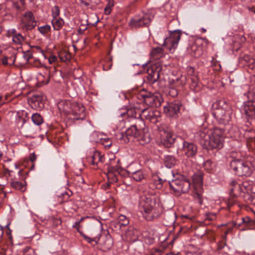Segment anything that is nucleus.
Segmentation results:
<instances>
[{"label": "nucleus", "instance_id": "nucleus-54", "mask_svg": "<svg viewBox=\"0 0 255 255\" xmlns=\"http://www.w3.org/2000/svg\"><path fill=\"white\" fill-rule=\"evenodd\" d=\"M187 74L189 76H194L195 75V70L194 69L190 66H189L187 68Z\"/></svg>", "mask_w": 255, "mask_h": 255}, {"label": "nucleus", "instance_id": "nucleus-33", "mask_svg": "<svg viewBox=\"0 0 255 255\" xmlns=\"http://www.w3.org/2000/svg\"><path fill=\"white\" fill-rule=\"evenodd\" d=\"M175 158L171 155H167L164 157V163L165 166L169 168H172L176 164Z\"/></svg>", "mask_w": 255, "mask_h": 255}, {"label": "nucleus", "instance_id": "nucleus-62", "mask_svg": "<svg viewBox=\"0 0 255 255\" xmlns=\"http://www.w3.org/2000/svg\"><path fill=\"white\" fill-rule=\"evenodd\" d=\"M8 60L12 61V58H8L6 57L3 58L2 59V64L4 65H7V63H8Z\"/></svg>", "mask_w": 255, "mask_h": 255}, {"label": "nucleus", "instance_id": "nucleus-64", "mask_svg": "<svg viewBox=\"0 0 255 255\" xmlns=\"http://www.w3.org/2000/svg\"><path fill=\"white\" fill-rule=\"evenodd\" d=\"M30 160L32 162H34L36 159V156L34 153L31 154L30 155Z\"/></svg>", "mask_w": 255, "mask_h": 255}, {"label": "nucleus", "instance_id": "nucleus-24", "mask_svg": "<svg viewBox=\"0 0 255 255\" xmlns=\"http://www.w3.org/2000/svg\"><path fill=\"white\" fill-rule=\"evenodd\" d=\"M71 104L72 103L68 101H61L58 103L57 107L60 111L63 112L66 114H70Z\"/></svg>", "mask_w": 255, "mask_h": 255}, {"label": "nucleus", "instance_id": "nucleus-40", "mask_svg": "<svg viewBox=\"0 0 255 255\" xmlns=\"http://www.w3.org/2000/svg\"><path fill=\"white\" fill-rule=\"evenodd\" d=\"M31 119L33 123L36 125H40L43 122V118L40 114L37 113L33 114Z\"/></svg>", "mask_w": 255, "mask_h": 255}, {"label": "nucleus", "instance_id": "nucleus-34", "mask_svg": "<svg viewBox=\"0 0 255 255\" xmlns=\"http://www.w3.org/2000/svg\"><path fill=\"white\" fill-rule=\"evenodd\" d=\"M51 22L53 28L55 30H60L64 24L63 19L60 17L53 18Z\"/></svg>", "mask_w": 255, "mask_h": 255}, {"label": "nucleus", "instance_id": "nucleus-49", "mask_svg": "<svg viewBox=\"0 0 255 255\" xmlns=\"http://www.w3.org/2000/svg\"><path fill=\"white\" fill-rule=\"evenodd\" d=\"M230 156L233 159L232 160L241 159L240 158L241 157V153L237 151H231L230 153Z\"/></svg>", "mask_w": 255, "mask_h": 255}, {"label": "nucleus", "instance_id": "nucleus-37", "mask_svg": "<svg viewBox=\"0 0 255 255\" xmlns=\"http://www.w3.org/2000/svg\"><path fill=\"white\" fill-rule=\"evenodd\" d=\"M136 231L132 227H129L126 232V240L130 241L134 240V238L136 236Z\"/></svg>", "mask_w": 255, "mask_h": 255}, {"label": "nucleus", "instance_id": "nucleus-21", "mask_svg": "<svg viewBox=\"0 0 255 255\" xmlns=\"http://www.w3.org/2000/svg\"><path fill=\"white\" fill-rule=\"evenodd\" d=\"M120 161L119 160L117 161V165L116 166H113L112 165H110L109 166L108 170V177L109 178L110 177L112 178L113 182H117L118 181L116 175L113 174V172H117L119 173L121 170V166L120 165Z\"/></svg>", "mask_w": 255, "mask_h": 255}, {"label": "nucleus", "instance_id": "nucleus-11", "mask_svg": "<svg viewBox=\"0 0 255 255\" xmlns=\"http://www.w3.org/2000/svg\"><path fill=\"white\" fill-rule=\"evenodd\" d=\"M181 35V32L180 30H175L170 33L168 37L165 39L163 44L170 52H173L177 48Z\"/></svg>", "mask_w": 255, "mask_h": 255}, {"label": "nucleus", "instance_id": "nucleus-15", "mask_svg": "<svg viewBox=\"0 0 255 255\" xmlns=\"http://www.w3.org/2000/svg\"><path fill=\"white\" fill-rule=\"evenodd\" d=\"M70 114L75 116L74 119L76 120H83L86 117L85 108L81 104L77 102L72 103Z\"/></svg>", "mask_w": 255, "mask_h": 255}, {"label": "nucleus", "instance_id": "nucleus-4", "mask_svg": "<svg viewBox=\"0 0 255 255\" xmlns=\"http://www.w3.org/2000/svg\"><path fill=\"white\" fill-rule=\"evenodd\" d=\"M145 123L142 120H138L133 125L128 128L125 132H118L116 134L117 140L122 143H127L136 138L138 132L145 128Z\"/></svg>", "mask_w": 255, "mask_h": 255}, {"label": "nucleus", "instance_id": "nucleus-27", "mask_svg": "<svg viewBox=\"0 0 255 255\" xmlns=\"http://www.w3.org/2000/svg\"><path fill=\"white\" fill-rule=\"evenodd\" d=\"M151 181L156 189H160L162 187L163 181L157 174L154 173L152 175Z\"/></svg>", "mask_w": 255, "mask_h": 255}, {"label": "nucleus", "instance_id": "nucleus-6", "mask_svg": "<svg viewBox=\"0 0 255 255\" xmlns=\"http://www.w3.org/2000/svg\"><path fill=\"white\" fill-rule=\"evenodd\" d=\"M169 184L170 188L177 196L187 193L191 186L189 180L185 178L176 179L170 182Z\"/></svg>", "mask_w": 255, "mask_h": 255}, {"label": "nucleus", "instance_id": "nucleus-9", "mask_svg": "<svg viewBox=\"0 0 255 255\" xmlns=\"http://www.w3.org/2000/svg\"><path fill=\"white\" fill-rule=\"evenodd\" d=\"M193 183L194 186V197L199 204H203L202 190H203V177L201 174H194L193 176Z\"/></svg>", "mask_w": 255, "mask_h": 255}, {"label": "nucleus", "instance_id": "nucleus-10", "mask_svg": "<svg viewBox=\"0 0 255 255\" xmlns=\"http://www.w3.org/2000/svg\"><path fill=\"white\" fill-rule=\"evenodd\" d=\"M36 25V21L31 11H26L22 16L20 23L22 30L28 31L33 29Z\"/></svg>", "mask_w": 255, "mask_h": 255}, {"label": "nucleus", "instance_id": "nucleus-45", "mask_svg": "<svg viewBox=\"0 0 255 255\" xmlns=\"http://www.w3.org/2000/svg\"><path fill=\"white\" fill-rule=\"evenodd\" d=\"M38 30L42 34H45L50 31V26L48 25H45L38 27Z\"/></svg>", "mask_w": 255, "mask_h": 255}, {"label": "nucleus", "instance_id": "nucleus-53", "mask_svg": "<svg viewBox=\"0 0 255 255\" xmlns=\"http://www.w3.org/2000/svg\"><path fill=\"white\" fill-rule=\"evenodd\" d=\"M23 56L24 59L25 60V62H28L32 58V55L30 52L27 51L24 53Z\"/></svg>", "mask_w": 255, "mask_h": 255}, {"label": "nucleus", "instance_id": "nucleus-50", "mask_svg": "<svg viewBox=\"0 0 255 255\" xmlns=\"http://www.w3.org/2000/svg\"><path fill=\"white\" fill-rule=\"evenodd\" d=\"M23 255H34V251L30 248L26 247L23 250Z\"/></svg>", "mask_w": 255, "mask_h": 255}, {"label": "nucleus", "instance_id": "nucleus-3", "mask_svg": "<svg viewBox=\"0 0 255 255\" xmlns=\"http://www.w3.org/2000/svg\"><path fill=\"white\" fill-rule=\"evenodd\" d=\"M213 115L219 124L226 125L232 120L233 111L231 106L224 100L215 102L212 106Z\"/></svg>", "mask_w": 255, "mask_h": 255}, {"label": "nucleus", "instance_id": "nucleus-13", "mask_svg": "<svg viewBox=\"0 0 255 255\" xmlns=\"http://www.w3.org/2000/svg\"><path fill=\"white\" fill-rule=\"evenodd\" d=\"M211 43L206 38H200L196 40L194 43L190 46L191 54L195 58H198L201 56L203 53L202 48L200 45L205 44L207 46Z\"/></svg>", "mask_w": 255, "mask_h": 255}, {"label": "nucleus", "instance_id": "nucleus-41", "mask_svg": "<svg viewBox=\"0 0 255 255\" xmlns=\"http://www.w3.org/2000/svg\"><path fill=\"white\" fill-rule=\"evenodd\" d=\"M245 200L248 203L251 204L255 203V193L251 192H247L245 195Z\"/></svg>", "mask_w": 255, "mask_h": 255}, {"label": "nucleus", "instance_id": "nucleus-25", "mask_svg": "<svg viewBox=\"0 0 255 255\" xmlns=\"http://www.w3.org/2000/svg\"><path fill=\"white\" fill-rule=\"evenodd\" d=\"M228 133L232 137L238 138L242 134V131L240 129V125H233L228 130Z\"/></svg>", "mask_w": 255, "mask_h": 255}, {"label": "nucleus", "instance_id": "nucleus-30", "mask_svg": "<svg viewBox=\"0 0 255 255\" xmlns=\"http://www.w3.org/2000/svg\"><path fill=\"white\" fill-rule=\"evenodd\" d=\"M242 60L251 69L254 70L255 69V60L251 56L246 55L243 57Z\"/></svg>", "mask_w": 255, "mask_h": 255}, {"label": "nucleus", "instance_id": "nucleus-22", "mask_svg": "<svg viewBox=\"0 0 255 255\" xmlns=\"http://www.w3.org/2000/svg\"><path fill=\"white\" fill-rule=\"evenodd\" d=\"M230 192L231 197H235L238 195V193L243 190L242 187L240 184H238L235 180H232L230 184Z\"/></svg>", "mask_w": 255, "mask_h": 255}, {"label": "nucleus", "instance_id": "nucleus-47", "mask_svg": "<svg viewBox=\"0 0 255 255\" xmlns=\"http://www.w3.org/2000/svg\"><path fill=\"white\" fill-rule=\"evenodd\" d=\"M169 94L172 97H175L178 95V90L177 88L174 86H171L169 85Z\"/></svg>", "mask_w": 255, "mask_h": 255}, {"label": "nucleus", "instance_id": "nucleus-26", "mask_svg": "<svg viewBox=\"0 0 255 255\" xmlns=\"http://www.w3.org/2000/svg\"><path fill=\"white\" fill-rule=\"evenodd\" d=\"M169 85L171 86H174L176 88L182 87L185 84L186 77L185 76H180V77L176 79H172L169 81Z\"/></svg>", "mask_w": 255, "mask_h": 255}, {"label": "nucleus", "instance_id": "nucleus-57", "mask_svg": "<svg viewBox=\"0 0 255 255\" xmlns=\"http://www.w3.org/2000/svg\"><path fill=\"white\" fill-rule=\"evenodd\" d=\"M226 240L219 242L218 244V250H220L224 248V247L226 245Z\"/></svg>", "mask_w": 255, "mask_h": 255}, {"label": "nucleus", "instance_id": "nucleus-14", "mask_svg": "<svg viewBox=\"0 0 255 255\" xmlns=\"http://www.w3.org/2000/svg\"><path fill=\"white\" fill-rule=\"evenodd\" d=\"M150 21L149 15L145 14L142 16H135L132 18L129 22V25L132 28L148 26Z\"/></svg>", "mask_w": 255, "mask_h": 255}, {"label": "nucleus", "instance_id": "nucleus-51", "mask_svg": "<svg viewBox=\"0 0 255 255\" xmlns=\"http://www.w3.org/2000/svg\"><path fill=\"white\" fill-rule=\"evenodd\" d=\"M60 10L57 6H55L52 9V16L53 18L59 17Z\"/></svg>", "mask_w": 255, "mask_h": 255}, {"label": "nucleus", "instance_id": "nucleus-16", "mask_svg": "<svg viewBox=\"0 0 255 255\" xmlns=\"http://www.w3.org/2000/svg\"><path fill=\"white\" fill-rule=\"evenodd\" d=\"M158 129L160 132L161 135L162 136V143L165 146L167 147H170L174 142L175 140V138L173 136L170 129L168 128H159Z\"/></svg>", "mask_w": 255, "mask_h": 255}, {"label": "nucleus", "instance_id": "nucleus-36", "mask_svg": "<svg viewBox=\"0 0 255 255\" xmlns=\"http://www.w3.org/2000/svg\"><path fill=\"white\" fill-rule=\"evenodd\" d=\"M11 186L12 188L20 190L22 192H23L25 190L26 187L23 183L17 181H13L11 182Z\"/></svg>", "mask_w": 255, "mask_h": 255}, {"label": "nucleus", "instance_id": "nucleus-17", "mask_svg": "<svg viewBox=\"0 0 255 255\" xmlns=\"http://www.w3.org/2000/svg\"><path fill=\"white\" fill-rule=\"evenodd\" d=\"M181 105L179 102H172L164 107V112L167 116L176 118L180 112Z\"/></svg>", "mask_w": 255, "mask_h": 255}, {"label": "nucleus", "instance_id": "nucleus-52", "mask_svg": "<svg viewBox=\"0 0 255 255\" xmlns=\"http://www.w3.org/2000/svg\"><path fill=\"white\" fill-rule=\"evenodd\" d=\"M75 181L78 185L80 186L81 184L84 183V180L83 178L80 175H77L75 177Z\"/></svg>", "mask_w": 255, "mask_h": 255}, {"label": "nucleus", "instance_id": "nucleus-35", "mask_svg": "<svg viewBox=\"0 0 255 255\" xmlns=\"http://www.w3.org/2000/svg\"><path fill=\"white\" fill-rule=\"evenodd\" d=\"M58 57L61 61L66 62L71 59V55L66 50H62L59 52Z\"/></svg>", "mask_w": 255, "mask_h": 255}, {"label": "nucleus", "instance_id": "nucleus-28", "mask_svg": "<svg viewBox=\"0 0 255 255\" xmlns=\"http://www.w3.org/2000/svg\"><path fill=\"white\" fill-rule=\"evenodd\" d=\"M91 158V163L94 165H97L99 162L103 163L104 161V157L98 151H95L93 153Z\"/></svg>", "mask_w": 255, "mask_h": 255}, {"label": "nucleus", "instance_id": "nucleus-5", "mask_svg": "<svg viewBox=\"0 0 255 255\" xmlns=\"http://www.w3.org/2000/svg\"><path fill=\"white\" fill-rule=\"evenodd\" d=\"M231 169L239 176H249L253 171L251 162L242 159L233 160L230 162Z\"/></svg>", "mask_w": 255, "mask_h": 255}, {"label": "nucleus", "instance_id": "nucleus-43", "mask_svg": "<svg viewBox=\"0 0 255 255\" xmlns=\"http://www.w3.org/2000/svg\"><path fill=\"white\" fill-rule=\"evenodd\" d=\"M4 170L7 171L9 176H11V173L14 171V169H17V165L15 163H13L11 167L3 165Z\"/></svg>", "mask_w": 255, "mask_h": 255}, {"label": "nucleus", "instance_id": "nucleus-46", "mask_svg": "<svg viewBox=\"0 0 255 255\" xmlns=\"http://www.w3.org/2000/svg\"><path fill=\"white\" fill-rule=\"evenodd\" d=\"M114 5L113 1H109L104 8V12L106 14L108 15L111 12V7Z\"/></svg>", "mask_w": 255, "mask_h": 255}, {"label": "nucleus", "instance_id": "nucleus-2", "mask_svg": "<svg viewBox=\"0 0 255 255\" xmlns=\"http://www.w3.org/2000/svg\"><path fill=\"white\" fill-rule=\"evenodd\" d=\"M200 136L209 148L220 149L223 147L225 130L224 128L215 127L208 130L206 133L201 132Z\"/></svg>", "mask_w": 255, "mask_h": 255}, {"label": "nucleus", "instance_id": "nucleus-58", "mask_svg": "<svg viewBox=\"0 0 255 255\" xmlns=\"http://www.w3.org/2000/svg\"><path fill=\"white\" fill-rule=\"evenodd\" d=\"M249 124H250V123H248V124L244 125L242 127L240 126V129L241 130L242 132L244 131H247L250 130V129H249Z\"/></svg>", "mask_w": 255, "mask_h": 255}, {"label": "nucleus", "instance_id": "nucleus-63", "mask_svg": "<svg viewBox=\"0 0 255 255\" xmlns=\"http://www.w3.org/2000/svg\"><path fill=\"white\" fill-rule=\"evenodd\" d=\"M232 231V228H230L229 229H228L227 230H226L225 232V235L223 236V239H224V240H226V237H227V235L230 232H231Z\"/></svg>", "mask_w": 255, "mask_h": 255}, {"label": "nucleus", "instance_id": "nucleus-31", "mask_svg": "<svg viewBox=\"0 0 255 255\" xmlns=\"http://www.w3.org/2000/svg\"><path fill=\"white\" fill-rule=\"evenodd\" d=\"M150 56L154 60L159 59L163 56V49L161 47L153 48L150 52Z\"/></svg>", "mask_w": 255, "mask_h": 255}, {"label": "nucleus", "instance_id": "nucleus-32", "mask_svg": "<svg viewBox=\"0 0 255 255\" xmlns=\"http://www.w3.org/2000/svg\"><path fill=\"white\" fill-rule=\"evenodd\" d=\"M241 186L243 188V190L241 191L255 193V184H250L248 182L245 181Z\"/></svg>", "mask_w": 255, "mask_h": 255}, {"label": "nucleus", "instance_id": "nucleus-39", "mask_svg": "<svg viewBox=\"0 0 255 255\" xmlns=\"http://www.w3.org/2000/svg\"><path fill=\"white\" fill-rule=\"evenodd\" d=\"M117 225L121 228L122 226H126L129 224V220L127 217L123 215H121L118 219Z\"/></svg>", "mask_w": 255, "mask_h": 255}, {"label": "nucleus", "instance_id": "nucleus-18", "mask_svg": "<svg viewBox=\"0 0 255 255\" xmlns=\"http://www.w3.org/2000/svg\"><path fill=\"white\" fill-rule=\"evenodd\" d=\"M98 244L104 251L110 250L113 247V242L111 236L107 234L98 237Z\"/></svg>", "mask_w": 255, "mask_h": 255}, {"label": "nucleus", "instance_id": "nucleus-23", "mask_svg": "<svg viewBox=\"0 0 255 255\" xmlns=\"http://www.w3.org/2000/svg\"><path fill=\"white\" fill-rule=\"evenodd\" d=\"M143 130H141L140 132H138L136 136V140L139 142L140 144L143 145L148 143L150 141L149 134Z\"/></svg>", "mask_w": 255, "mask_h": 255}, {"label": "nucleus", "instance_id": "nucleus-55", "mask_svg": "<svg viewBox=\"0 0 255 255\" xmlns=\"http://www.w3.org/2000/svg\"><path fill=\"white\" fill-rule=\"evenodd\" d=\"M19 2H20V0H19ZM22 6H23V5H21V3H19L17 2H14L13 3V7L17 10H20Z\"/></svg>", "mask_w": 255, "mask_h": 255}, {"label": "nucleus", "instance_id": "nucleus-29", "mask_svg": "<svg viewBox=\"0 0 255 255\" xmlns=\"http://www.w3.org/2000/svg\"><path fill=\"white\" fill-rule=\"evenodd\" d=\"M245 41L246 38L244 35H236L235 36V41L233 43L234 48L236 50H238Z\"/></svg>", "mask_w": 255, "mask_h": 255}, {"label": "nucleus", "instance_id": "nucleus-20", "mask_svg": "<svg viewBox=\"0 0 255 255\" xmlns=\"http://www.w3.org/2000/svg\"><path fill=\"white\" fill-rule=\"evenodd\" d=\"M183 150L187 157H193L197 154V146L193 143L184 141Z\"/></svg>", "mask_w": 255, "mask_h": 255}, {"label": "nucleus", "instance_id": "nucleus-44", "mask_svg": "<svg viewBox=\"0 0 255 255\" xmlns=\"http://www.w3.org/2000/svg\"><path fill=\"white\" fill-rule=\"evenodd\" d=\"M214 163L210 160H207L204 164V167L205 170L210 171L214 168Z\"/></svg>", "mask_w": 255, "mask_h": 255}, {"label": "nucleus", "instance_id": "nucleus-56", "mask_svg": "<svg viewBox=\"0 0 255 255\" xmlns=\"http://www.w3.org/2000/svg\"><path fill=\"white\" fill-rule=\"evenodd\" d=\"M52 226L54 227H56L59 225H60L61 223V221L59 219H53L52 220Z\"/></svg>", "mask_w": 255, "mask_h": 255}, {"label": "nucleus", "instance_id": "nucleus-19", "mask_svg": "<svg viewBox=\"0 0 255 255\" xmlns=\"http://www.w3.org/2000/svg\"><path fill=\"white\" fill-rule=\"evenodd\" d=\"M7 36L11 37L13 44L21 46L26 41V37L20 33L18 32L15 29H10L7 30Z\"/></svg>", "mask_w": 255, "mask_h": 255}, {"label": "nucleus", "instance_id": "nucleus-38", "mask_svg": "<svg viewBox=\"0 0 255 255\" xmlns=\"http://www.w3.org/2000/svg\"><path fill=\"white\" fill-rule=\"evenodd\" d=\"M131 177L135 181L139 182L144 178V175L141 170H138L133 172Z\"/></svg>", "mask_w": 255, "mask_h": 255}, {"label": "nucleus", "instance_id": "nucleus-59", "mask_svg": "<svg viewBox=\"0 0 255 255\" xmlns=\"http://www.w3.org/2000/svg\"><path fill=\"white\" fill-rule=\"evenodd\" d=\"M243 222L246 224H251V222H253L251 221V219L249 217H246L245 218H242Z\"/></svg>", "mask_w": 255, "mask_h": 255}, {"label": "nucleus", "instance_id": "nucleus-1", "mask_svg": "<svg viewBox=\"0 0 255 255\" xmlns=\"http://www.w3.org/2000/svg\"><path fill=\"white\" fill-rule=\"evenodd\" d=\"M140 207L143 217L148 221L158 219L163 212L162 207L159 203H156L153 196L142 197Z\"/></svg>", "mask_w": 255, "mask_h": 255}, {"label": "nucleus", "instance_id": "nucleus-7", "mask_svg": "<svg viewBox=\"0 0 255 255\" xmlns=\"http://www.w3.org/2000/svg\"><path fill=\"white\" fill-rule=\"evenodd\" d=\"M147 67V80L150 83H154L159 78L162 70L161 64L159 61H156Z\"/></svg>", "mask_w": 255, "mask_h": 255}, {"label": "nucleus", "instance_id": "nucleus-60", "mask_svg": "<svg viewBox=\"0 0 255 255\" xmlns=\"http://www.w3.org/2000/svg\"><path fill=\"white\" fill-rule=\"evenodd\" d=\"M57 57L54 55L50 56L48 59V61L50 64H52L57 60Z\"/></svg>", "mask_w": 255, "mask_h": 255}, {"label": "nucleus", "instance_id": "nucleus-48", "mask_svg": "<svg viewBox=\"0 0 255 255\" xmlns=\"http://www.w3.org/2000/svg\"><path fill=\"white\" fill-rule=\"evenodd\" d=\"M58 196L59 202L61 203L67 201L69 197L66 192L62 193L60 195H58Z\"/></svg>", "mask_w": 255, "mask_h": 255}, {"label": "nucleus", "instance_id": "nucleus-12", "mask_svg": "<svg viewBox=\"0 0 255 255\" xmlns=\"http://www.w3.org/2000/svg\"><path fill=\"white\" fill-rule=\"evenodd\" d=\"M139 115L141 118V120H148L153 124H156L160 120V113L158 111H154L148 108L142 109Z\"/></svg>", "mask_w": 255, "mask_h": 255}, {"label": "nucleus", "instance_id": "nucleus-42", "mask_svg": "<svg viewBox=\"0 0 255 255\" xmlns=\"http://www.w3.org/2000/svg\"><path fill=\"white\" fill-rule=\"evenodd\" d=\"M81 235L83 236L84 239L89 244H91L92 242H94L95 243V245H97L98 244V237H95L93 238H91L86 235L81 233Z\"/></svg>", "mask_w": 255, "mask_h": 255}, {"label": "nucleus", "instance_id": "nucleus-8", "mask_svg": "<svg viewBox=\"0 0 255 255\" xmlns=\"http://www.w3.org/2000/svg\"><path fill=\"white\" fill-rule=\"evenodd\" d=\"M138 99H143L144 102L151 107H159L161 105L160 98L154 95L152 93L144 89L137 94Z\"/></svg>", "mask_w": 255, "mask_h": 255}, {"label": "nucleus", "instance_id": "nucleus-61", "mask_svg": "<svg viewBox=\"0 0 255 255\" xmlns=\"http://www.w3.org/2000/svg\"><path fill=\"white\" fill-rule=\"evenodd\" d=\"M216 218V214L210 213L207 215V219L213 220Z\"/></svg>", "mask_w": 255, "mask_h": 255}]
</instances>
